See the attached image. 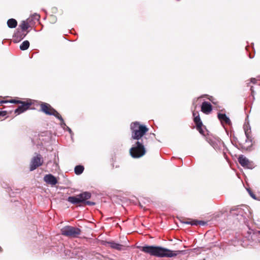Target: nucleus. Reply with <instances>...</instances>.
I'll use <instances>...</instances> for the list:
<instances>
[{"mask_svg":"<svg viewBox=\"0 0 260 260\" xmlns=\"http://www.w3.org/2000/svg\"><path fill=\"white\" fill-rule=\"evenodd\" d=\"M131 129L132 138L137 141L135 145L130 149V154L134 158H139L146 153L145 145L147 138L144 135L148 131V128L138 122H135L131 124Z\"/></svg>","mask_w":260,"mask_h":260,"instance_id":"nucleus-1","label":"nucleus"},{"mask_svg":"<svg viewBox=\"0 0 260 260\" xmlns=\"http://www.w3.org/2000/svg\"><path fill=\"white\" fill-rule=\"evenodd\" d=\"M138 247L140 248L142 251L156 256L172 257L174 255L172 251L160 247L147 246L144 247L139 246Z\"/></svg>","mask_w":260,"mask_h":260,"instance_id":"nucleus-2","label":"nucleus"},{"mask_svg":"<svg viewBox=\"0 0 260 260\" xmlns=\"http://www.w3.org/2000/svg\"><path fill=\"white\" fill-rule=\"evenodd\" d=\"M61 235L70 238H78L81 234V230L76 226L66 225L60 230Z\"/></svg>","mask_w":260,"mask_h":260,"instance_id":"nucleus-3","label":"nucleus"},{"mask_svg":"<svg viewBox=\"0 0 260 260\" xmlns=\"http://www.w3.org/2000/svg\"><path fill=\"white\" fill-rule=\"evenodd\" d=\"M238 161L239 164L245 168L252 169L255 167L254 164L252 161H250L243 155L239 156L238 158Z\"/></svg>","mask_w":260,"mask_h":260,"instance_id":"nucleus-4","label":"nucleus"},{"mask_svg":"<svg viewBox=\"0 0 260 260\" xmlns=\"http://www.w3.org/2000/svg\"><path fill=\"white\" fill-rule=\"evenodd\" d=\"M43 162V160L40 154H38L36 156H34L30 162V171L35 170L37 168L41 166Z\"/></svg>","mask_w":260,"mask_h":260,"instance_id":"nucleus-5","label":"nucleus"},{"mask_svg":"<svg viewBox=\"0 0 260 260\" xmlns=\"http://www.w3.org/2000/svg\"><path fill=\"white\" fill-rule=\"evenodd\" d=\"M208 142L215 150L221 149L223 145V143L221 140L217 137L208 138Z\"/></svg>","mask_w":260,"mask_h":260,"instance_id":"nucleus-6","label":"nucleus"},{"mask_svg":"<svg viewBox=\"0 0 260 260\" xmlns=\"http://www.w3.org/2000/svg\"><path fill=\"white\" fill-rule=\"evenodd\" d=\"M20 104L21 105L19 106L16 109H15L14 111L15 113L17 115L20 114L28 109L31 105V103L22 101Z\"/></svg>","mask_w":260,"mask_h":260,"instance_id":"nucleus-7","label":"nucleus"},{"mask_svg":"<svg viewBox=\"0 0 260 260\" xmlns=\"http://www.w3.org/2000/svg\"><path fill=\"white\" fill-rule=\"evenodd\" d=\"M245 135L246 137V142L251 143L252 139L251 136V127L249 123H245L243 126Z\"/></svg>","mask_w":260,"mask_h":260,"instance_id":"nucleus-8","label":"nucleus"},{"mask_svg":"<svg viewBox=\"0 0 260 260\" xmlns=\"http://www.w3.org/2000/svg\"><path fill=\"white\" fill-rule=\"evenodd\" d=\"M44 181L48 184L54 185L57 183L56 178L52 174L46 175L44 177Z\"/></svg>","mask_w":260,"mask_h":260,"instance_id":"nucleus-9","label":"nucleus"},{"mask_svg":"<svg viewBox=\"0 0 260 260\" xmlns=\"http://www.w3.org/2000/svg\"><path fill=\"white\" fill-rule=\"evenodd\" d=\"M212 110V105L207 102H204L201 106L202 111L205 114H209Z\"/></svg>","mask_w":260,"mask_h":260,"instance_id":"nucleus-10","label":"nucleus"},{"mask_svg":"<svg viewBox=\"0 0 260 260\" xmlns=\"http://www.w3.org/2000/svg\"><path fill=\"white\" fill-rule=\"evenodd\" d=\"M41 110L45 113V114L50 115L52 114V109H54L52 108L50 105L44 103L42 104L41 106Z\"/></svg>","mask_w":260,"mask_h":260,"instance_id":"nucleus-11","label":"nucleus"},{"mask_svg":"<svg viewBox=\"0 0 260 260\" xmlns=\"http://www.w3.org/2000/svg\"><path fill=\"white\" fill-rule=\"evenodd\" d=\"M217 117L222 124L223 123L229 125L231 124V121L230 118L226 115L225 114L218 113Z\"/></svg>","mask_w":260,"mask_h":260,"instance_id":"nucleus-12","label":"nucleus"},{"mask_svg":"<svg viewBox=\"0 0 260 260\" xmlns=\"http://www.w3.org/2000/svg\"><path fill=\"white\" fill-rule=\"evenodd\" d=\"M79 199L81 200V203H85L86 200H88L91 197V193L89 192L85 191L78 194Z\"/></svg>","mask_w":260,"mask_h":260,"instance_id":"nucleus-13","label":"nucleus"},{"mask_svg":"<svg viewBox=\"0 0 260 260\" xmlns=\"http://www.w3.org/2000/svg\"><path fill=\"white\" fill-rule=\"evenodd\" d=\"M67 201L73 204H78L81 203V200L79 199L78 195L75 196H70L67 199Z\"/></svg>","mask_w":260,"mask_h":260,"instance_id":"nucleus-14","label":"nucleus"},{"mask_svg":"<svg viewBox=\"0 0 260 260\" xmlns=\"http://www.w3.org/2000/svg\"><path fill=\"white\" fill-rule=\"evenodd\" d=\"M193 116L194 117V122L196 124L197 127H199L200 128L201 125H203V123L201 120L200 115L198 113L193 112Z\"/></svg>","mask_w":260,"mask_h":260,"instance_id":"nucleus-15","label":"nucleus"},{"mask_svg":"<svg viewBox=\"0 0 260 260\" xmlns=\"http://www.w3.org/2000/svg\"><path fill=\"white\" fill-rule=\"evenodd\" d=\"M29 23H30V18H28L25 21H22L20 25L22 30H25L27 29L29 27Z\"/></svg>","mask_w":260,"mask_h":260,"instance_id":"nucleus-16","label":"nucleus"},{"mask_svg":"<svg viewBox=\"0 0 260 260\" xmlns=\"http://www.w3.org/2000/svg\"><path fill=\"white\" fill-rule=\"evenodd\" d=\"M7 25L9 28H13L16 27L17 22L15 19L11 18L7 21Z\"/></svg>","mask_w":260,"mask_h":260,"instance_id":"nucleus-17","label":"nucleus"},{"mask_svg":"<svg viewBox=\"0 0 260 260\" xmlns=\"http://www.w3.org/2000/svg\"><path fill=\"white\" fill-rule=\"evenodd\" d=\"M84 169V168L83 166H76L74 169L75 173L76 175H80L83 173Z\"/></svg>","mask_w":260,"mask_h":260,"instance_id":"nucleus-18","label":"nucleus"},{"mask_svg":"<svg viewBox=\"0 0 260 260\" xmlns=\"http://www.w3.org/2000/svg\"><path fill=\"white\" fill-rule=\"evenodd\" d=\"M29 46V41L26 40L23 41L22 44L20 45V49L21 50H25L28 48Z\"/></svg>","mask_w":260,"mask_h":260,"instance_id":"nucleus-19","label":"nucleus"},{"mask_svg":"<svg viewBox=\"0 0 260 260\" xmlns=\"http://www.w3.org/2000/svg\"><path fill=\"white\" fill-rule=\"evenodd\" d=\"M29 18H30V23L32 22L35 23L36 21H38L40 18V15L37 13L33 14Z\"/></svg>","mask_w":260,"mask_h":260,"instance_id":"nucleus-20","label":"nucleus"},{"mask_svg":"<svg viewBox=\"0 0 260 260\" xmlns=\"http://www.w3.org/2000/svg\"><path fill=\"white\" fill-rule=\"evenodd\" d=\"M52 113H53V114H51V115L54 116L55 117L57 118L58 119H59L60 120V121L63 122V118L60 116L59 113H58L55 109H52Z\"/></svg>","mask_w":260,"mask_h":260,"instance_id":"nucleus-21","label":"nucleus"},{"mask_svg":"<svg viewBox=\"0 0 260 260\" xmlns=\"http://www.w3.org/2000/svg\"><path fill=\"white\" fill-rule=\"evenodd\" d=\"M111 247L113 249L122 250L124 249V246L123 245H111Z\"/></svg>","mask_w":260,"mask_h":260,"instance_id":"nucleus-22","label":"nucleus"},{"mask_svg":"<svg viewBox=\"0 0 260 260\" xmlns=\"http://www.w3.org/2000/svg\"><path fill=\"white\" fill-rule=\"evenodd\" d=\"M22 101H19V100H12L10 101L9 102L7 101H2V103H14V104H21Z\"/></svg>","mask_w":260,"mask_h":260,"instance_id":"nucleus-23","label":"nucleus"},{"mask_svg":"<svg viewBox=\"0 0 260 260\" xmlns=\"http://www.w3.org/2000/svg\"><path fill=\"white\" fill-rule=\"evenodd\" d=\"M247 191H248L249 192V194H250V196L253 198V199H256V196L249 189H247Z\"/></svg>","mask_w":260,"mask_h":260,"instance_id":"nucleus-24","label":"nucleus"},{"mask_svg":"<svg viewBox=\"0 0 260 260\" xmlns=\"http://www.w3.org/2000/svg\"><path fill=\"white\" fill-rule=\"evenodd\" d=\"M84 203L87 205H90V206H92V205H95V203H94L93 202H90V201H85V202Z\"/></svg>","mask_w":260,"mask_h":260,"instance_id":"nucleus-25","label":"nucleus"},{"mask_svg":"<svg viewBox=\"0 0 260 260\" xmlns=\"http://www.w3.org/2000/svg\"><path fill=\"white\" fill-rule=\"evenodd\" d=\"M202 126L203 125H201L200 128L199 127H197V129L199 131V132L201 134H204V131H203V128H202Z\"/></svg>","mask_w":260,"mask_h":260,"instance_id":"nucleus-26","label":"nucleus"},{"mask_svg":"<svg viewBox=\"0 0 260 260\" xmlns=\"http://www.w3.org/2000/svg\"><path fill=\"white\" fill-rule=\"evenodd\" d=\"M7 112L6 111H0V116H5L7 115Z\"/></svg>","mask_w":260,"mask_h":260,"instance_id":"nucleus-27","label":"nucleus"},{"mask_svg":"<svg viewBox=\"0 0 260 260\" xmlns=\"http://www.w3.org/2000/svg\"><path fill=\"white\" fill-rule=\"evenodd\" d=\"M192 251H193L194 252L196 253H200L201 252V250L199 249H198L197 248H195L191 250Z\"/></svg>","mask_w":260,"mask_h":260,"instance_id":"nucleus-28","label":"nucleus"},{"mask_svg":"<svg viewBox=\"0 0 260 260\" xmlns=\"http://www.w3.org/2000/svg\"><path fill=\"white\" fill-rule=\"evenodd\" d=\"M101 244H116V243H114V242H110V241H103Z\"/></svg>","mask_w":260,"mask_h":260,"instance_id":"nucleus-29","label":"nucleus"},{"mask_svg":"<svg viewBox=\"0 0 260 260\" xmlns=\"http://www.w3.org/2000/svg\"><path fill=\"white\" fill-rule=\"evenodd\" d=\"M60 125L62 127H64V126H66V123H64V121L63 120V122L61 121Z\"/></svg>","mask_w":260,"mask_h":260,"instance_id":"nucleus-30","label":"nucleus"},{"mask_svg":"<svg viewBox=\"0 0 260 260\" xmlns=\"http://www.w3.org/2000/svg\"><path fill=\"white\" fill-rule=\"evenodd\" d=\"M67 129H68V132L70 133V134L71 135H72V131L71 130V129L70 127H69L68 126H67Z\"/></svg>","mask_w":260,"mask_h":260,"instance_id":"nucleus-31","label":"nucleus"},{"mask_svg":"<svg viewBox=\"0 0 260 260\" xmlns=\"http://www.w3.org/2000/svg\"><path fill=\"white\" fill-rule=\"evenodd\" d=\"M184 223H186V224H197V223H191V222H189V221H186V222H184Z\"/></svg>","mask_w":260,"mask_h":260,"instance_id":"nucleus-32","label":"nucleus"},{"mask_svg":"<svg viewBox=\"0 0 260 260\" xmlns=\"http://www.w3.org/2000/svg\"><path fill=\"white\" fill-rule=\"evenodd\" d=\"M256 81V80L255 78H251V82L255 83Z\"/></svg>","mask_w":260,"mask_h":260,"instance_id":"nucleus-33","label":"nucleus"},{"mask_svg":"<svg viewBox=\"0 0 260 260\" xmlns=\"http://www.w3.org/2000/svg\"><path fill=\"white\" fill-rule=\"evenodd\" d=\"M122 242L126 243L127 242H129V241L126 238H125V240L123 241Z\"/></svg>","mask_w":260,"mask_h":260,"instance_id":"nucleus-34","label":"nucleus"},{"mask_svg":"<svg viewBox=\"0 0 260 260\" xmlns=\"http://www.w3.org/2000/svg\"><path fill=\"white\" fill-rule=\"evenodd\" d=\"M250 90H251V92L253 93V91L252 90V87H251L250 88Z\"/></svg>","mask_w":260,"mask_h":260,"instance_id":"nucleus-35","label":"nucleus"},{"mask_svg":"<svg viewBox=\"0 0 260 260\" xmlns=\"http://www.w3.org/2000/svg\"><path fill=\"white\" fill-rule=\"evenodd\" d=\"M232 214H236V215H238V214H237V213H233Z\"/></svg>","mask_w":260,"mask_h":260,"instance_id":"nucleus-36","label":"nucleus"},{"mask_svg":"<svg viewBox=\"0 0 260 260\" xmlns=\"http://www.w3.org/2000/svg\"><path fill=\"white\" fill-rule=\"evenodd\" d=\"M182 252V251H179V253H181Z\"/></svg>","mask_w":260,"mask_h":260,"instance_id":"nucleus-37","label":"nucleus"},{"mask_svg":"<svg viewBox=\"0 0 260 260\" xmlns=\"http://www.w3.org/2000/svg\"><path fill=\"white\" fill-rule=\"evenodd\" d=\"M178 241L179 242H181V241H180L179 239L178 240Z\"/></svg>","mask_w":260,"mask_h":260,"instance_id":"nucleus-38","label":"nucleus"},{"mask_svg":"<svg viewBox=\"0 0 260 260\" xmlns=\"http://www.w3.org/2000/svg\"><path fill=\"white\" fill-rule=\"evenodd\" d=\"M1 250V248L0 247V251Z\"/></svg>","mask_w":260,"mask_h":260,"instance_id":"nucleus-39","label":"nucleus"},{"mask_svg":"<svg viewBox=\"0 0 260 260\" xmlns=\"http://www.w3.org/2000/svg\"><path fill=\"white\" fill-rule=\"evenodd\" d=\"M259 233H260V231L259 232Z\"/></svg>","mask_w":260,"mask_h":260,"instance_id":"nucleus-40","label":"nucleus"}]
</instances>
